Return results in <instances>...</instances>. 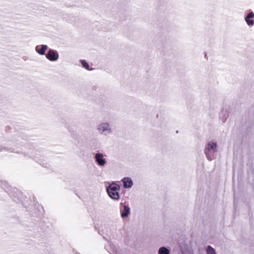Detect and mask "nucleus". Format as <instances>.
<instances>
[{
  "mask_svg": "<svg viewBox=\"0 0 254 254\" xmlns=\"http://www.w3.org/2000/svg\"><path fill=\"white\" fill-rule=\"evenodd\" d=\"M217 144L213 141H209L205 145L204 152L207 159L212 160L215 158V153L217 151Z\"/></svg>",
  "mask_w": 254,
  "mask_h": 254,
  "instance_id": "f257e3e1",
  "label": "nucleus"
},
{
  "mask_svg": "<svg viewBox=\"0 0 254 254\" xmlns=\"http://www.w3.org/2000/svg\"><path fill=\"white\" fill-rule=\"evenodd\" d=\"M119 189L120 186L117 183H113L110 184L107 189L109 196L114 199H119L120 196L117 190H119Z\"/></svg>",
  "mask_w": 254,
  "mask_h": 254,
  "instance_id": "f03ea898",
  "label": "nucleus"
},
{
  "mask_svg": "<svg viewBox=\"0 0 254 254\" xmlns=\"http://www.w3.org/2000/svg\"><path fill=\"white\" fill-rule=\"evenodd\" d=\"M97 130L100 133L104 134H108L111 132L110 125L108 123H100L97 127Z\"/></svg>",
  "mask_w": 254,
  "mask_h": 254,
  "instance_id": "7ed1b4c3",
  "label": "nucleus"
},
{
  "mask_svg": "<svg viewBox=\"0 0 254 254\" xmlns=\"http://www.w3.org/2000/svg\"><path fill=\"white\" fill-rule=\"evenodd\" d=\"M46 57L50 61L54 62L59 59V54L57 51L50 49Z\"/></svg>",
  "mask_w": 254,
  "mask_h": 254,
  "instance_id": "20e7f679",
  "label": "nucleus"
},
{
  "mask_svg": "<svg viewBox=\"0 0 254 254\" xmlns=\"http://www.w3.org/2000/svg\"><path fill=\"white\" fill-rule=\"evenodd\" d=\"M95 160L100 166H104L106 164V160L102 153H97L95 155Z\"/></svg>",
  "mask_w": 254,
  "mask_h": 254,
  "instance_id": "39448f33",
  "label": "nucleus"
},
{
  "mask_svg": "<svg viewBox=\"0 0 254 254\" xmlns=\"http://www.w3.org/2000/svg\"><path fill=\"white\" fill-rule=\"evenodd\" d=\"M48 46L46 45H37L35 48L36 51L41 55H44L47 50Z\"/></svg>",
  "mask_w": 254,
  "mask_h": 254,
  "instance_id": "423d86ee",
  "label": "nucleus"
},
{
  "mask_svg": "<svg viewBox=\"0 0 254 254\" xmlns=\"http://www.w3.org/2000/svg\"><path fill=\"white\" fill-rule=\"evenodd\" d=\"M254 13L253 12L248 13L247 16L245 17V21L247 24L249 26H252L254 24Z\"/></svg>",
  "mask_w": 254,
  "mask_h": 254,
  "instance_id": "0eeeda50",
  "label": "nucleus"
},
{
  "mask_svg": "<svg viewBox=\"0 0 254 254\" xmlns=\"http://www.w3.org/2000/svg\"><path fill=\"white\" fill-rule=\"evenodd\" d=\"M124 187L125 188H131L133 185L132 180L129 178H125L122 180Z\"/></svg>",
  "mask_w": 254,
  "mask_h": 254,
  "instance_id": "6e6552de",
  "label": "nucleus"
},
{
  "mask_svg": "<svg viewBox=\"0 0 254 254\" xmlns=\"http://www.w3.org/2000/svg\"><path fill=\"white\" fill-rule=\"evenodd\" d=\"M130 209L127 205H125L124 209L122 210L121 215L122 217H127L129 213Z\"/></svg>",
  "mask_w": 254,
  "mask_h": 254,
  "instance_id": "1a4fd4ad",
  "label": "nucleus"
},
{
  "mask_svg": "<svg viewBox=\"0 0 254 254\" xmlns=\"http://www.w3.org/2000/svg\"><path fill=\"white\" fill-rule=\"evenodd\" d=\"M169 250L165 247H161L158 251V254H169Z\"/></svg>",
  "mask_w": 254,
  "mask_h": 254,
  "instance_id": "9d476101",
  "label": "nucleus"
},
{
  "mask_svg": "<svg viewBox=\"0 0 254 254\" xmlns=\"http://www.w3.org/2000/svg\"><path fill=\"white\" fill-rule=\"evenodd\" d=\"M206 253L207 254H216L215 250L210 246H208L206 249Z\"/></svg>",
  "mask_w": 254,
  "mask_h": 254,
  "instance_id": "9b49d317",
  "label": "nucleus"
},
{
  "mask_svg": "<svg viewBox=\"0 0 254 254\" xmlns=\"http://www.w3.org/2000/svg\"><path fill=\"white\" fill-rule=\"evenodd\" d=\"M81 63L83 67L86 68V69H88L89 65L84 60H81Z\"/></svg>",
  "mask_w": 254,
  "mask_h": 254,
  "instance_id": "f8f14e48",
  "label": "nucleus"
}]
</instances>
